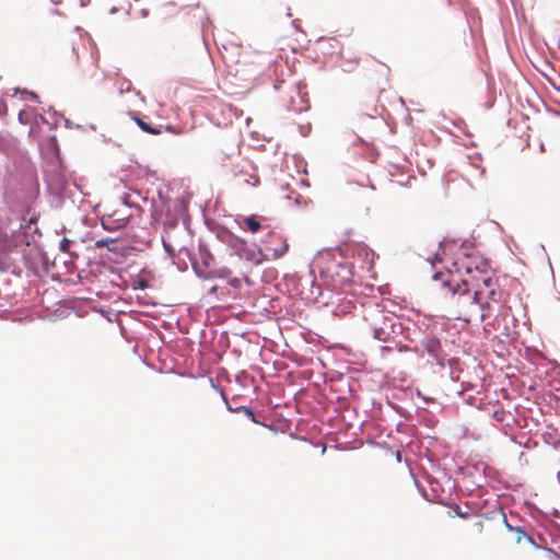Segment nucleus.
Segmentation results:
<instances>
[{
    "label": "nucleus",
    "instance_id": "12",
    "mask_svg": "<svg viewBox=\"0 0 560 560\" xmlns=\"http://www.w3.org/2000/svg\"><path fill=\"white\" fill-rule=\"evenodd\" d=\"M240 185H247L252 187H256L259 185L260 179L257 174H249L248 176L241 175L238 177Z\"/></svg>",
    "mask_w": 560,
    "mask_h": 560
},
{
    "label": "nucleus",
    "instance_id": "4",
    "mask_svg": "<svg viewBox=\"0 0 560 560\" xmlns=\"http://www.w3.org/2000/svg\"><path fill=\"white\" fill-rule=\"evenodd\" d=\"M453 293V299L457 307V319L469 323L472 317L478 315L479 301L477 298V291L460 284V290L454 291L456 284L447 285Z\"/></svg>",
    "mask_w": 560,
    "mask_h": 560
},
{
    "label": "nucleus",
    "instance_id": "6",
    "mask_svg": "<svg viewBox=\"0 0 560 560\" xmlns=\"http://www.w3.org/2000/svg\"><path fill=\"white\" fill-rule=\"evenodd\" d=\"M423 347L427 352L436 360L442 359V347L441 342L435 337H427L423 341Z\"/></svg>",
    "mask_w": 560,
    "mask_h": 560
},
{
    "label": "nucleus",
    "instance_id": "18",
    "mask_svg": "<svg viewBox=\"0 0 560 560\" xmlns=\"http://www.w3.org/2000/svg\"><path fill=\"white\" fill-rule=\"evenodd\" d=\"M70 241L68 238H62L60 242V249L67 252L69 249Z\"/></svg>",
    "mask_w": 560,
    "mask_h": 560
},
{
    "label": "nucleus",
    "instance_id": "22",
    "mask_svg": "<svg viewBox=\"0 0 560 560\" xmlns=\"http://www.w3.org/2000/svg\"><path fill=\"white\" fill-rule=\"evenodd\" d=\"M137 2H139L140 0H136Z\"/></svg>",
    "mask_w": 560,
    "mask_h": 560
},
{
    "label": "nucleus",
    "instance_id": "19",
    "mask_svg": "<svg viewBox=\"0 0 560 560\" xmlns=\"http://www.w3.org/2000/svg\"><path fill=\"white\" fill-rule=\"evenodd\" d=\"M220 272H221L220 275L222 277L231 275V271L229 269H226V268L222 269Z\"/></svg>",
    "mask_w": 560,
    "mask_h": 560
},
{
    "label": "nucleus",
    "instance_id": "8",
    "mask_svg": "<svg viewBox=\"0 0 560 560\" xmlns=\"http://www.w3.org/2000/svg\"><path fill=\"white\" fill-rule=\"evenodd\" d=\"M264 220L262 217H258V215H249V217H244L242 219V223L241 226L242 228H245L246 230H248L250 233L255 234L257 233L262 224H261V221Z\"/></svg>",
    "mask_w": 560,
    "mask_h": 560
},
{
    "label": "nucleus",
    "instance_id": "3",
    "mask_svg": "<svg viewBox=\"0 0 560 560\" xmlns=\"http://www.w3.org/2000/svg\"><path fill=\"white\" fill-rule=\"evenodd\" d=\"M477 298L479 301L480 320L486 322V327L492 326L495 328V317L509 308L505 306L503 292L499 289L498 281L488 283L483 289L478 288Z\"/></svg>",
    "mask_w": 560,
    "mask_h": 560
},
{
    "label": "nucleus",
    "instance_id": "17",
    "mask_svg": "<svg viewBox=\"0 0 560 560\" xmlns=\"http://www.w3.org/2000/svg\"><path fill=\"white\" fill-rule=\"evenodd\" d=\"M240 411L244 412V415L248 417L254 423H260L259 421L256 420L255 413L252 409L247 407H241Z\"/></svg>",
    "mask_w": 560,
    "mask_h": 560
},
{
    "label": "nucleus",
    "instance_id": "21",
    "mask_svg": "<svg viewBox=\"0 0 560 560\" xmlns=\"http://www.w3.org/2000/svg\"><path fill=\"white\" fill-rule=\"evenodd\" d=\"M441 276H442L441 273H436V275L434 276V279H439Z\"/></svg>",
    "mask_w": 560,
    "mask_h": 560
},
{
    "label": "nucleus",
    "instance_id": "16",
    "mask_svg": "<svg viewBox=\"0 0 560 560\" xmlns=\"http://www.w3.org/2000/svg\"><path fill=\"white\" fill-rule=\"evenodd\" d=\"M135 11L139 14L140 18L147 19L150 15V8L145 5H138L135 8Z\"/></svg>",
    "mask_w": 560,
    "mask_h": 560
},
{
    "label": "nucleus",
    "instance_id": "20",
    "mask_svg": "<svg viewBox=\"0 0 560 560\" xmlns=\"http://www.w3.org/2000/svg\"><path fill=\"white\" fill-rule=\"evenodd\" d=\"M456 514L459 515L460 517H466L467 514L463 513V512H459V508L457 506L456 508Z\"/></svg>",
    "mask_w": 560,
    "mask_h": 560
},
{
    "label": "nucleus",
    "instance_id": "7",
    "mask_svg": "<svg viewBox=\"0 0 560 560\" xmlns=\"http://www.w3.org/2000/svg\"><path fill=\"white\" fill-rule=\"evenodd\" d=\"M502 523L509 528L510 532L514 533V540L516 544H521L523 540H525L533 545L536 549H539L538 545L534 542L533 538L527 535L526 532H524L521 527H512L509 525L505 516H503Z\"/></svg>",
    "mask_w": 560,
    "mask_h": 560
},
{
    "label": "nucleus",
    "instance_id": "9",
    "mask_svg": "<svg viewBox=\"0 0 560 560\" xmlns=\"http://www.w3.org/2000/svg\"><path fill=\"white\" fill-rule=\"evenodd\" d=\"M116 213H113L110 215H107L106 218L102 219V226L105 230L113 231L118 230L120 228H124L127 224V218L121 217L120 220H114Z\"/></svg>",
    "mask_w": 560,
    "mask_h": 560
},
{
    "label": "nucleus",
    "instance_id": "5",
    "mask_svg": "<svg viewBox=\"0 0 560 560\" xmlns=\"http://www.w3.org/2000/svg\"><path fill=\"white\" fill-rule=\"evenodd\" d=\"M265 247L272 259H279L280 257L287 254L289 249V244L287 242V238L283 237L282 235L275 232H270Z\"/></svg>",
    "mask_w": 560,
    "mask_h": 560
},
{
    "label": "nucleus",
    "instance_id": "2",
    "mask_svg": "<svg viewBox=\"0 0 560 560\" xmlns=\"http://www.w3.org/2000/svg\"><path fill=\"white\" fill-rule=\"evenodd\" d=\"M363 318L373 337L383 342L389 341L401 328L395 314L386 312L377 304L366 308Z\"/></svg>",
    "mask_w": 560,
    "mask_h": 560
},
{
    "label": "nucleus",
    "instance_id": "10",
    "mask_svg": "<svg viewBox=\"0 0 560 560\" xmlns=\"http://www.w3.org/2000/svg\"><path fill=\"white\" fill-rule=\"evenodd\" d=\"M179 13L178 8L173 2H167L160 8L159 14L163 21H167L171 18Z\"/></svg>",
    "mask_w": 560,
    "mask_h": 560
},
{
    "label": "nucleus",
    "instance_id": "1",
    "mask_svg": "<svg viewBox=\"0 0 560 560\" xmlns=\"http://www.w3.org/2000/svg\"><path fill=\"white\" fill-rule=\"evenodd\" d=\"M448 269V278L443 281L444 285L456 284L454 291L460 290V284L478 291L497 279L489 262L479 255H464L453 261Z\"/></svg>",
    "mask_w": 560,
    "mask_h": 560
},
{
    "label": "nucleus",
    "instance_id": "14",
    "mask_svg": "<svg viewBox=\"0 0 560 560\" xmlns=\"http://www.w3.org/2000/svg\"><path fill=\"white\" fill-rule=\"evenodd\" d=\"M136 121L138 124V126L145 132L148 133H151V135H159L160 133V130L159 129H155V128H152L149 124L144 122L143 120H141L140 118H136Z\"/></svg>",
    "mask_w": 560,
    "mask_h": 560
},
{
    "label": "nucleus",
    "instance_id": "15",
    "mask_svg": "<svg viewBox=\"0 0 560 560\" xmlns=\"http://www.w3.org/2000/svg\"><path fill=\"white\" fill-rule=\"evenodd\" d=\"M115 242V238H100L95 242V246L97 248H103V247H108L109 250H113L110 247H109V244L114 243Z\"/></svg>",
    "mask_w": 560,
    "mask_h": 560
},
{
    "label": "nucleus",
    "instance_id": "11",
    "mask_svg": "<svg viewBox=\"0 0 560 560\" xmlns=\"http://www.w3.org/2000/svg\"><path fill=\"white\" fill-rule=\"evenodd\" d=\"M491 525L492 523L490 520H477L472 524V533L475 535H481L483 532H490Z\"/></svg>",
    "mask_w": 560,
    "mask_h": 560
},
{
    "label": "nucleus",
    "instance_id": "13",
    "mask_svg": "<svg viewBox=\"0 0 560 560\" xmlns=\"http://www.w3.org/2000/svg\"><path fill=\"white\" fill-rule=\"evenodd\" d=\"M230 245L233 249H235V252L237 253L238 256H241V257L243 256L241 250L246 247V242L243 238H240L237 236H232L231 241H230Z\"/></svg>",
    "mask_w": 560,
    "mask_h": 560
}]
</instances>
